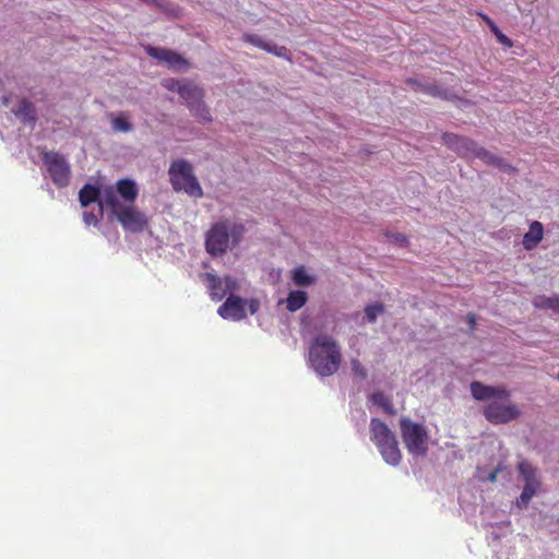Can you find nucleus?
Instances as JSON below:
<instances>
[{"label":"nucleus","instance_id":"nucleus-1","mask_svg":"<svg viewBox=\"0 0 559 559\" xmlns=\"http://www.w3.org/2000/svg\"><path fill=\"white\" fill-rule=\"evenodd\" d=\"M471 393L477 401H488L484 407L485 418L493 424H508L519 418V407L509 402L510 392L504 386L486 385L479 381L471 383Z\"/></svg>","mask_w":559,"mask_h":559},{"label":"nucleus","instance_id":"nucleus-2","mask_svg":"<svg viewBox=\"0 0 559 559\" xmlns=\"http://www.w3.org/2000/svg\"><path fill=\"white\" fill-rule=\"evenodd\" d=\"M342 354L337 342L330 335H317L309 345V362L321 377L334 374L341 365Z\"/></svg>","mask_w":559,"mask_h":559},{"label":"nucleus","instance_id":"nucleus-3","mask_svg":"<svg viewBox=\"0 0 559 559\" xmlns=\"http://www.w3.org/2000/svg\"><path fill=\"white\" fill-rule=\"evenodd\" d=\"M246 226L228 219L213 224L205 234V249L213 257L227 252L229 243L237 246L243 238Z\"/></svg>","mask_w":559,"mask_h":559},{"label":"nucleus","instance_id":"nucleus-4","mask_svg":"<svg viewBox=\"0 0 559 559\" xmlns=\"http://www.w3.org/2000/svg\"><path fill=\"white\" fill-rule=\"evenodd\" d=\"M104 203L126 230L141 233L147 226L145 214L134 203L122 204L112 189L105 190Z\"/></svg>","mask_w":559,"mask_h":559},{"label":"nucleus","instance_id":"nucleus-5","mask_svg":"<svg viewBox=\"0 0 559 559\" xmlns=\"http://www.w3.org/2000/svg\"><path fill=\"white\" fill-rule=\"evenodd\" d=\"M168 174L175 191H185L188 195L197 199L203 197V190L193 174L192 166L187 160H174Z\"/></svg>","mask_w":559,"mask_h":559},{"label":"nucleus","instance_id":"nucleus-6","mask_svg":"<svg viewBox=\"0 0 559 559\" xmlns=\"http://www.w3.org/2000/svg\"><path fill=\"white\" fill-rule=\"evenodd\" d=\"M400 428L406 449L413 454H425L429 439L426 427L404 417L400 420Z\"/></svg>","mask_w":559,"mask_h":559},{"label":"nucleus","instance_id":"nucleus-7","mask_svg":"<svg viewBox=\"0 0 559 559\" xmlns=\"http://www.w3.org/2000/svg\"><path fill=\"white\" fill-rule=\"evenodd\" d=\"M179 95L197 119L202 122L212 120L211 114L203 102L204 92L198 84L191 81H185L179 90Z\"/></svg>","mask_w":559,"mask_h":559},{"label":"nucleus","instance_id":"nucleus-8","mask_svg":"<svg viewBox=\"0 0 559 559\" xmlns=\"http://www.w3.org/2000/svg\"><path fill=\"white\" fill-rule=\"evenodd\" d=\"M370 439L381 454H400L394 433L379 418H371L370 420Z\"/></svg>","mask_w":559,"mask_h":559},{"label":"nucleus","instance_id":"nucleus-9","mask_svg":"<svg viewBox=\"0 0 559 559\" xmlns=\"http://www.w3.org/2000/svg\"><path fill=\"white\" fill-rule=\"evenodd\" d=\"M43 160L52 182L58 188L67 187L70 181L71 169L64 156L58 152H47L44 154Z\"/></svg>","mask_w":559,"mask_h":559},{"label":"nucleus","instance_id":"nucleus-10","mask_svg":"<svg viewBox=\"0 0 559 559\" xmlns=\"http://www.w3.org/2000/svg\"><path fill=\"white\" fill-rule=\"evenodd\" d=\"M519 472L524 480V488L520 497L516 499V507L519 509H525L532 498L540 489L542 483L537 476L536 468L526 461L519 464Z\"/></svg>","mask_w":559,"mask_h":559},{"label":"nucleus","instance_id":"nucleus-11","mask_svg":"<svg viewBox=\"0 0 559 559\" xmlns=\"http://www.w3.org/2000/svg\"><path fill=\"white\" fill-rule=\"evenodd\" d=\"M443 144L461 157H472L476 142L469 138L455 133L445 132L442 134Z\"/></svg>","mask_w":559,"mask_h":559},{"label":"nucleus","instance_id":"nucleus-12","mask_svg":"<svg viewBox=\"0 0 559 559\" xmlns=\"http://www.w3.org/2000/svg\"><path fill=\"white\" fill-rule=\"evenodd\" d=\"M145 51L150 57L157 59L160 62H165L169 68L175 70L188 67L187 60L174 50L147 46L145 47Z\"/></svg>","mask_w":559,"mask_h":559},{"label":"nucleus","instance_id":"nucleus-13","mask_svg":"<svg viewBox=\"0 0 559 559\" xmlns=\"http://www.w3.org/2000/svg\"><path fill=\"white\" fill-rule=\"evenodd\" d=\"M246 301L239 296L230 295L218 308L217 313L223 319L240 321L246 318Z\"/></svg>","mask_w":559,"mask_h":559},{"label":"nucleus","instance_id":"nucleus-14","mask_svg":"<svg viewBox=\"0 0 559 559\" xmlns=\"http://www.w3.org/2000/svg\"><path fill=\"white\" fill-rule=\"evenodd\" d=\"M472 157L479 158L485 164L495 166L508 174H513L516 171V169L507 163L503 158L496 156L495 154L490 153L484 147L478 146L477 144L475 145V150L472 153Z\"/></svg>","mask_w":559,"mask_h":559},{"label":"nucleus","instance_id":"nucleus-15","mask_svg":"<svg viewBox=\"0 0 559 559\" xmlns=\"http://www.w3.org/2000/svg\"><path fill=\"white\" fill-rule=\"evenodd\" d=\"M242 39L246 41V43H249L262 50H265L270 53H273L280 58H284V59H287L289 60L290 57H289V51L286 47L284 46H276L274 44H271L269 41H265L262 37H260L259 35H255V34H245L242 36Z\"/></svg>","mask_w":559,"mask_h":559},{"label":"nucleus","instance_id":"nucleus-16","mask_svg":"<svg viewBox=\"0 0 559 559\" xmlns=\"http://www.w3.org/2000/svg\"><path fill=\"white\" fill-rule=\"evenodd\" d=\"M117 191L115 192L117 197L122 199V204H132L135 202L136 197L139 194L138 187L135 182L131 179H120L116 183Z\"/></svg>","mask_w":559,"mask_h":559},{"label":"nucleus","instance_id":"nucleus-17","mask_svg":"<svg viewBox=\"0 0 559 559\" xmlns=\"http://www.w3.org/2000/svg\"><path fill=\"white\" fill-rule=\"evenodd\" d=\"M544 227L543 224L535 221L530 225V229L523 236V247L525 250H533L543 240Z\"/></svg>","mask_w":559,"mask_h":559},{"label":"nucleus","instance_id":"nucleus-18","mask_svg":"<svg viewBox=\"0 0 559 559\" xmlns=\"http://www.w3.org/2000/svg\"><path fill=\"white\" fill-rule=\"evenodd\" d=\"M13 114L21 118L24 123H35L36 122V110L34 105L26 98H23L19 102L15 109L12 110Z\"/></svg>","mask_w":559,"mask_h":559},{"label":"nucleus","instance_id":"nucleus-19","mask_svg":"<svg viewBox=\"0 0 559 559\" xmlns=\"http://www.w3.org/2000/svg\"><path fill=\"white\" fill-rule=\"evenodd\" d=\"M204 280L213 300L219 301L226 296V289H223V281L212 273H205Z\"/></svg>","mask_w":559,"mask_h":559},{"label":"nucleus","instance_id":"nucleus-20","mask_svg":"<svg viewBox=\"0 0 559 559\" xmlns=\"http://www.w3.org/2000/svg\"><path fill=\"white\" fill-rule=\"evenodd\" d=\"M308 301V294L304 290H292L286 298V309L296 312Z\"/></svg>","mask_w":559,"mask_h":559},{"label":"nucleus","instance_id":"nucleus-21","mask_svg":"<svg viewBox=\"0 0 559 559\" xmlns=\"http://www.w3.org/2000/svg\"><path fill=\"white\" fill-rule=\"evenodd\" d=\"M498 475H502L503 478H509L511 474H510L509 469L507 468V466H504L502 464H498L488 474H485V471L483 468H477V478L479 481L495 483V481H497Z\"/></svg>","mask_w":559,"mask_h":559},{"label":"nucleus","instance_id":"nucleus-22","mask_svg":"<svg viewBox=\"0 0 559 559\" xmlns=\"http://www.w3.org/2000/svg\"><path fill=\"white\" fill-rule=\"evenodd\" d=\"M100 195V190L90 183L83 186V188L79 192V200L83 207L88 204L96 202Z\"/></svg>","mask_w":559,"mask_h":559},{"label":"nucleus","instance_id":"nucleus-23","mask_svg":"<svg viewBox=\"0 0 559 559\" xmlns=\"http://www.w3.org/2000/svg\"><path fill=\"white\" fill-rule=\"evenodd\" d=\"M533 305L536 309L547 310L550 309L556 313H559V296H536L533 299Z\"/></svg>","mask_w":559,"mask_h":559},{"label":"nucleus","instance_id":"nucleus-24","mask_svg":"<svg viewBox=\"0 0 559 559\" xmlns=\"http://www.w3.org/2000/svg\"><path fill=\"white\" fill-rule=\"evenodd\" d=\"M406 83L408 85H411L412 87H414L416 91L425 92V93H427V94H429L431 96H437V97L444 98V99H448L450 97V95H449V93L447 91H442V90H440L439 87H437L435 85L424 86V85L419 84L414 79H408L406 81Z\"/></svg>","mask_w":559,"mask_h":559},{"label":"nucleus","instance_id":"nucleus-25","mask_svg":"<svg viewBox=\"0 0 559 559\" xmlns=\"http://www.w3.org/2000/svg\"><path fill=\"white\" fill-rule=\"evenodd\" d=\"M292 280L297 286H310L314 283V278L307 274L305 266H298L292 272Z\"/></svg>","mask_w":559,"mask_h":559},{"label":"nucleus","instance_id":"nucleus-26","mask_svg":"<svg viewBox=\"0 0 559 559\" xmlns=\"http://www.w3.org/2000/svg\"><path fill=\"white\" fill-rule=\"evenodd\" d=\"M370 401L377 406L381 407L385 413L393 414L394 408L392 401L383 392L377 391L370 395Z\"/></svg>","mask_w":559,"mask_h":559},{"label":"nucleus","instance_id":"nucleus-27","mask_svg":"<svg viewBox=\"0 0 559 559\" xmlns=\"http://www.w3.org/2000/svg\"><path fill=\"white\" fill-rule=\"evenodd\" d=\"M112 129L121 132H129L132 130V124L128 121V115L124 112L119 114L111 120Z\"/></svg>","mask_w":559,"mask_h":559},{"label":"nucleus","instance_id":"nucleus-28","mask_svg":"<svg viewBox=\"0 0 559 559\" xmlns=\"http://www.w3.org/2000/svg\"><path fill=\"white\" fill-rule=\"evenodd\" d=\"M104 206H106V205H105L104 200H103L102 202H99L98 214H95V213H92V212H84L83 213V221H84V223L87 226H90V225L96 226L99 223V219L103 216V209H104Z\"/></svg>","mask_w":559,"mask_h":559},{"label":"nucleus","instance_id":"nucleus-29","mask_svg":"<svg viewBox=\"0 0 559 559\" xmlns=\"http://www.w3.org/2000/svg\"><path fill=\"white\" fill-rule=\"evenodd\" d=\"M384 312V307L383 305L381 304H372V305H368L366 308H365V314H366V319L369 321V322H374L377 320V317L381 313Z\"/></svg>","mask_w":559,"mask_h":559},{"label":"nucleus","instance_id":"nucleus-30","mask_svg":"<svg viewBox=\"0 0 559 559\" xmlns=\"http://www.w3.org/2000/svg\"><path fill=\"white\" fill-rule=\"evenodd\" d=\"M186 80H175V79H166L163 81V86L168 91L177 92L179 94V90L183 85Z\"/></svg>","mask_w":559,"mask_h":559},{"label":"nucleus","instance_id":"nucleus-31","mask_svg":"<svg viewBox=\"0 0 559 559\" xmlns=\"http://www.w3.org/2000/svg\"><path fill=\"white\" fill-rule=\"evenodd\" d=\"M350 366L355 376L359 377L362 380L367 378V370L362 367V365L357 358H353L350 360Z\"/></svg>","mask_w":559,"mask_h":559},{"label":"nucleus","instance_id":"nucleus-32","mask_svg":"<svg viewBox=\"0 0 559 559\" xmlns=\"http://www.w3.org/2000/svg\"><path fill=\"white\" fill-rule=\"evenodd\" d=\"M223 289H226V294L234 292L238 288V282L235 277L225 276L223 280Z\"/></svg>","mask_w":559,"mask_h":559},{"label":"nucleus","instance_id":"nucleus-33","mask_svg":"<svg viewBox=\"0 0 559 559\" xmlns=\"http://www.w3.org/2000/svg\"><path fill=\"white\" fill-rule=\"evenodd\" d=\"M496 38L501 45L506 46L507 48L513 47V41L502 32L497 34Z\"/></svg>","mask_w":559,"mask_h":559},{"label":"nucleus","instance_id":"nucleus-34","mask_svg":"<svg viewBox=\"0 0 559 559\" xmlns=\"http://www.w3.org/2000/svg\"><path fill=\"white\" fill-rule=\"evenodd\" d=\"M248 307H249L250 313L254 314L260 308V302L258 299H250L248 301Z\"/></svg>","mask_w":559,"mask_h":559},{"label":"nucleus","instance_id":"nucleus-35","mask_svg":"<svg viewBox=\"0 0 559 559\" xmlns=\"http://www.w3.org/2000/svg\"><path fill=\"white\" fill-rule=\"evenodd\" d=\"M466 318L469 324V329L473 331L476 325V316L474 313H468Z\"/></svg>","mask_w":559,"mask_h":559},{"label":"nucleus","instance_id":"nucleus-36","mask_svg":"<svg viewBox=\"0 0 559 559\" xmlns=\"http://www.w3.org/2000/svg\"><path fill=\"white\" fill-rule=\"evenodd\" d=\"M401 457L402 456H385V461L388 464H391V465H397L401 461Z\"/></svg>","mask_w":559,"mask_h":559},{"label":"nucleus","instance_id":"nucleus-37","mask_svg":"<svg viewBox=\"0 0 559 559\" xmlns=\"http://www.w3.org/2000/svg\"><path fill=\"white\" fill-rule=\"evenodd\" d=\"M479 15L481 16V19L486 22V24L488 25V27H490V25L495 24V22L486 14L484 13H479Z\"/></svg>","mask_w":559,"mask_h":559},{"label":"nucleus","instance_id":"nucleus-38","mask_svg":"<svg viewBox=\"0 0 559 559\" xmlns=\"http://www.w3.org/2000/svg\"><path fill=\"white\" fill-rule=\"evenodd\" d=\"M489 28H490V31L492 32V34H493L495 36H497V34H499V33L501 32V31H500V28L497 26V24H496V23H495V24H492V25H490V27H489Z\"/></svg>","mask_w":559,"mask_h":559},{"label":"nucleus","instance_id":"nucleus-39","mask_svg":"<svg viewBox=\"0 0 559 559\" xmlns=\"http://www.w3.org/2000/svg\"><path fill=\"white\" fill-rule=\"evenodd\" d=\"M396 240H397L400 243H402V245L407 243V239H406V237H405L404 235H397V236H396Z\"/></svg>","mask_w":559,"mask_h":559},{"label":"nucleus","instance_id":"nucleus-40","mask_svg":"<svg viewBox=\"0 0 559 559\" xmlns=\"http://www.w3.org/2000/svg\"><path fill=\"white\" fill-rule=\"evenodd\" d=\"M557 379L559 380V372H558Z\"/></svg>","mask_w":559,"mask_h":559}]
</instances>
